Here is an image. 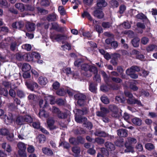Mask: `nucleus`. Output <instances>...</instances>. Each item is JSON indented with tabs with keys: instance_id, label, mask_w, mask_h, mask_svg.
<instances>
[{
	"instance_id": "obj_1",
	"label": "nucleus",
	"mask_w": 157,
	"mask_h": 157,
	"mask_svg": "<svg viewBox=\"0 0 157 157\" xmlns=\"http://www.w3.org/2000/svg\"><path fill=\"white\" fill-rule=\"evenodd\" d=\"M81 67L82 70L85 71L84 75L87 77H90L92 74H96L98 72L97 68L93 65L84 64L82 65Z\"/></svg>"
},
{
	"instance_id": "obj_2",
	"label": "nucleus",
	"mask_w": 157,
	"mask_h": 157,
	"mask_svg": "<svg viewBox=\"0 0 157 157\" xmlns=\"http://www.w3.org/2000/svg\"><path fill=\"white\" fill-rule=\"evenodd\" d=\"M17 146L19 149L18 153L19 155L23 157H26V145L23 143L19 142L18 143Z\"/></svg>"
},
{
	"instance_id": "obj_3",
	"label": "nucleus",
	"mask_w": 157,
	"mask_h": 157,
	"mask_svg": "<svg viewBox=\"0 0 157 157\" xmlns=\"http://www.w3.org/2000/svg\"><path fill=\"white\" fill-rule=\"evenodd\" d=\"M29 116L26 115L24 117L19 116L17 117L15 121V123L17 125H21L23 124L25 122H29Z\"/></svg>"
},
{
	"instance_id": "obj_4",
	"label": "nucleus",
	"mask_w": 157,
	"mask_h": 157,
	"mask_svg": "<svg viewBox=\"0 0 157 157\" xmlns=\"http://www.w3.org/2000/svg\"><path fill=\"white\" fill-rule=\"evenodd\" d=\"M41 56L40 54L36 52H32L30 55V62H36L37 60L40 59Z\"/></svg>"
},
{
	"instance_id": "obj_5",
	"label": "nucleus",
	"mask_w": 157,
	"mask_h": 157,
	"mask_svg": "<svg viewBox=\"0 0 157 157\" xmlns=\"http://www.w3.org/2000/svg\"><path fill=\"white\" fill-rule=\"evenodd\" d=\"M16 8L21 12H23L25 10L28 11L29 10V5H26L25 6L22 3H17L15 5Z\"/></svg>"
},
{
	"instance_id": "obj_6",
	"label": "nucleus",
	"mask_w": 157,
	"mask_h": 157,
	"mask_svg": "<svg viewBox=\"0 0 157 157\" xmlns=\"http://www.w3.org/2000/svg\"><path fill=\"white\" fill-rule=\"evenodd\" d=\"M127 102L130 104H136L139 106H141V103L140 101L135 98L133 96L132 98H128Z\"/></svg>"
},
{
	"instance_id": "obj_7",
	"label": "nucleus",
	"mask_w": 157,
	"mask_h": 157,
	"mask_svg": "<svg viewBox=\"0 0 157 157\" xmlns=\"http://www.w3.org/2000/svg\"><path fill=\"white\" fill-rule=\"evenodd\" d=\"M110 109L113 112L112 116L114 117H117L118 116V109L117 107L114 105H111L109 106Z\"/></svg>"
},
{
	"instance_id": "obj_8",
	"label": "nucleus",
	"mask_w": 157,
	"mask_h": 157,
	"mask_svg": "<svg viewBox=\"0 0 157 157\" xmlns=\"http://www.w3.org/2000/svg\"><path fill=\"white\" fill-rule=\"evenodd\" d=\"M82 141V138L81 137H78L76 139L74 138H71L69 139L70 142L74 145H76L79 143H81Z\"/></svg>"
},
{
	"instance_id": "obj_9",
	"label": "nucleus",
	"mask_w": 157,
	"mask_h": 157,
	"mask_svg": "<svg viewBox=\"0 0 157 157\" xmlns=\"http://www.w3.org/2000/svg\"><path fill=\"white\" fill-rule=\"evenodd\" d=\"M45 100L46 103L50 102L51 104H53L55 102L54 97L51 95L45 96Z\"/></svg>"
},
{
	"instance_id": "obj_10",
	"label": "nucleus",
	"mask_w": 157,
	"mask_h": 157,
	"mask_svg": "<svg viewBox=\"0 0 157 157\" xmlns=\"http://www.w3.org/2000/svg\"><path fill=\"white\" fill-rule=\"evenodd\" d=\"M117 134L119 136L125 137L127 136V130L124 129H121L117 131Z\"/></svg>"
},
{
	"instance_id": "obj_11",
	"label": "nucleus",
	"mask_w": 157,
	"mask_h": 157,
	"mask_svg": "<svg viewBox=\"0 0 157 157\" xmlns=\"http://www.w3.org/2000/svg\"><path fill=\"white\" fill-rule=\"evenodd\" d=\"M94 15L99 18H101L104 16V13L103 12L100 10H95L94 12Z\"/></svg>"
},
{
	"instance_id": "obj_12",
	"label": "nucleus",
	"mask_w": 157,
	"mask_h": 157,
	"mask_svg": "<svg viewBox=\"0 0 157 157\" xmlns=\"http://www.w3.org/2000/svg\"><path fill=\"white\" fill-rule=\"evenodd\" d=\"M24 25V23L22 21H20L13 23L12 25V26L13 28L20 29L22 28Z\"/></svg>"
},
{
	"instance_id": "obj_13",
	"label": "nucleus",
	"mask_w": 157,
	"mask_h": 157,
	"mask_svg": "<svg viewBox=\"0 0 157 157\" xmlns=\"http://www.w3.org/2000/svg\"><path fill=\"white\" fill-rule=\"evenodd\" d=\"M107 4L105 0H97V6L100 8L105 7Z\"/></svg>"
},
{
	"instance_id": "obj_14",
	"label": "nucleus",
	"mask_w": 157,
	"mask_h": 157,
	"mask_svg": "<svg viewBox=\"0 0 157 157\" xmlns=\"http://www.w3.org/2000/svg\"><path fill=\"white\" fill-rule=\"evenodd\" d=\"M42 151L44 154L48 155H52L53 154L52 151L50 148L47 147L43 148Z\"/></svg>"
},
{
	"instance_id": "obj_15",
	"label": "nucleus",
	"mask_w": 157,
	"mask_h": 157,
	"mask_svg": "<svg viewBox=\"0 0 157 157\" xmlns=\"http://www.w3.org/2000/svg\"><path fill=\"white\" fill-rule=\"evenodd\" d=\"M47 123L50 129H53L56 128L55 126L54 125V121L52 118L49 119L47 121Z\"/></svg>"
},
{
	"instance_id": "obj_16",
	"label": "nucleus",
	"mask_w": 157,
	"mask_h": 157,
	"mask_svg": "<svg viewBox=\"0 0 157 157\" xmlns=\"http://www.w3.org/2000/svg\"><path fill=\"white\" fill-rule=\"evenodd\" d=\"M105 146L109 151H113L115 149L114 145L111 142H107L105 143Z\"/></svg>"
},
{
	"instance_id": "obj_17",
	"label": "nucleus",
	"mask_w": 157,
	"mask_h": 157,
	"mask_svg": "<svg viewBox=\"0 0 157 157\" xmlns=\"http://www.w3.org/2000/svg\"><path fill=\"white\" fill-rule=\"evenodd\" d=\"M132 121L136 125L140 126L142 124V120L139 118L135 117L132 119Z\"/></svg>"
},
{
	"instance_id": "obj_18",
	"label": "nucleus",
	"mask_w": 157,
	"mask_h": 157,
	"mask_svg": "<svg viewBox=\"0 0 157 157\" xmlns=\"http://www.w3.org/2000/svg\"><path fill=\"white\" fill-rule=\"evenodd\" d=\"M125 146L126 148V149L125 150V152H131L132 153L134 152L133 147L131 145H129L127 143H125Z\"/></svg>"
},
{
	"instance_id": "obj_19",
	"label": "nucleus",
	"mask_w": 157,
	"mask_h": 157,
	"mask_svg": "<svg viewBox=\"0 0 157 157\" xmlns=\"http://www.w3.org/2000/svg\"><path fill=\"white\" fill-rule=\"evenodd\" d=\"M38 80L39 83L42 86L45 85L48 82L47 78L42 76L40 77L39 78Z\"/></svg>"
},
{
	"instance_id": "obj_20",
	"label": "nucleus",
	"mask_w": 157,
	"mask_h": 157,
	"mask_svg": "<svg viewBox=\"0 0 157 157\" xmlns=\"http://www.w3.org/2000/svg\"><path fill=\"white\" fill-rule=\"evenodd\" d=\"M137 142L136 140L132 137H128L125 143H127L128 144L132 145L134 144Z\"/></svg>"
},
{
	"instance_id": "obj_21",
	"label": "nucleus",
	"mask_w": 157,
	"mask_h": 157,
	"mask_svg": "<svg viewBox=\"0 0 157 157\" xmlns=\"http://www.w3.org/2000/svg\"><path fill=\"white\" fill-rule=\"evenodd\" d=\"M4 116L5 121L7 124H10L12 121L13 118L12 114H10L9 117L7 116L6 115Z\"/></svg>"
},
{
	"instance_id": "obj_22",
	"label": "nucleus",
	"mask_w": 157,
	"mask_h": 157,
	"mask_svg": "<svg viewBox=\"0 0 157 157\" xmlns=\"http://www.w3.org/2000/svg\"><path fill=\"white\" fill-rule=\"evenodd\" d=\"M146 50L148 52L155 51L157 50V47L155 45H150L147 48Z\"/></svg>"
},
{
	"instance_id": "obj_23",
	"label": "nucleus",
	"mask_w": 157,
	"mask_h": 157,
	"mask_svg": "<svg viewBox=\"0 0 157 157\" xmlns=\"http://www.w3.org/2000/svg\"><path fill=\"white\" fill-rule=\"evenodd\" d=\"M75 98L78 101L85 100L86 98V96L85 95L82 94L78 93L76 94L74 96Z\"/></svg>"
},
{
	"instance_id": "obj_24",
	"label": "nucleus",
	"mask_w": 157,
	"mask_h": 157,
	"mask_svg": "<svg viewBox=\"0 0 157 157\" xmlns=\"http://www.w3.org/2000/svg\"><path fill=\"white\" fill-rule=\"evenodd\" d=\"M95 136L105 137L107 136V134L104 132L100 130H97L94 133Z\"/></svg>"
},
{
	"instance_id": "obj_25",
	"label": "nucleus",
	"mask_w": 157,
	"mask_h": 157,
	"mask_svg": "<svg viewBox=\"0 0 157 157\" xmlns=\"http://www.w3.org/2000/svg\"><path fill=\"white\" fill-rule=\"evenodd\" d=\"M2 147L3 148L6 150L8 152H10L12 150L11 148L10 145L6 143H3L2 145Z\"/></svg>"
},
{
	"instance_id": "obj_26",
	"label": "nucleus",
	"mask_w": 157,
	"mask_h": 157,
	"mask_svg": "<svg viewBox=\"0 0 157 157\" xmlns=\"http://www.w3.org/2000/svg\"><path fill=\"white\" fill-rule=\"evenodd\" d=\"M47 19L49 21H55L56 19V15L54 13L50 14L47 17Z\"/></svg>"
},
{
	"instance_id": "obj_27",
	"label": "nucleus",
	"mask_w": 157,
	"mask_h": 157,
	"mask_svg": "<svg viewBox=\"0 0 157 157\" xmlns=\"http://www.w3.org/2000/svg\"><path fill=\"white\" fill-rule=\"evenodd\" d=\"M140 39L138 38H136L132 41V43L133 46L135 47H138L139 45Z\"/></svg>"
},
{
	"instance_id": "obj_28",
	"label": "nucleus",
	"mask_w": 157,
	"mask_h": 157,
	"mask_svg": "<svg viewBox=\"0 0 157 157\" xmlns=\"http://www.w3.org/2000/svg\"><path fill=\"white\" fill-rule=\"evenodd\" d=\"M97 89L96 86L93 83L90 84L89 86V89L91 92L95 93H96Z\"/></svg>"
},
{
	"instance_id": "obj_29",
	"label": "nucleus",
	"mask_w": 157,
	"mask_h": 157,
	"mask_svg": "<svg viewBox=\"0 0 157 157\" xmlns=\"http://www.w3.org/2000/svg\"><path fill=\"white\" fill-rule=\"evenodd\" d=\"M37 139L38 140L40 143H44L46 140L45 136L42 134H39L37 137Z\"/></svg>"
},
{
	"instance_id": "obj_30",
	"label": "nucleus",
	"mask_w": 157,
	"mask_h": 157,
	"mask_svg": "<svg viewBox=\"0 0 157 157\" xmlns=\"http://www.w3.org/2000/svg\"><path fill=\"white\" fill-rule=\"evenodd\" d=\"M82 17H86L89 19V20L90 21H93V19L92 17L89 13L87 11H84L83 13L82 14Z\"/></svg>"
},
{
	"instance_id": "obj_31",
	"label": "nucleus",
	"mask_w": 157,
	"mask_h": 157,
	"mask_svg": "<svg viewBox=\"0 0 157 157\" xmlns=\"http://www.w3.org/2000/svg\"><path fill=\"white\" fill-rule=\"evenodd\" d=\"M38 85L37 83L34 82H32L30 83V90L33 91L37 88Z\"/></svg>"
},
{
	"instance_id": "obj_32",
	"label": "nucleus",
	"mask_w": 157,
	"mask_h": 157,
	"mask_svg": "<svg viewBox=\"0 0 157 157\" xmlns=\"http://www.w3.org/2000/svg\"><path fill=\"white\" fill-rule=\"evenodd\" d=\"M87 119L86 118L83 117H78L77 116L75 117V121L78 123H81L83 121H86Z\"/></svg>"
},
{
	"instance_id": "obj_33",
	"label": "nucleus",
	"mask_w": 157,
	"mask_h": 157,
	"mask_svg": "<svg viewBox=\"0 0 157 157\" xmlns=\"http://www.w3.org/2000/svg\"><path fill=\"white\" fill-rule=\"evenodd\" d=\"M145 147L146 149L149 151L153 150L155 148L154 145L151 143H147L146 144Z\"/></svg>"
},
{
	"instance_id": "obj_34",
	"label": "nucleus",
	"mask_w": 157,
	"mask_h": 157,
	"mask_svg": "<svg viewBox=\"0 0 157 157\" xmlns=\"http://www.w3.org/2000/svg\"><path fill=\"white\" fill-rule=\"evenodd\" d=\"M39 114V117L40 118H42V117L46 118L48 116V114L43 109L40 110Z\"/></svg>"
},
{
	"instance_id": "obj_35",
	"label": "nucleus",
	"mask_w": 157,
	"mask_h": 157,
	"mask_svg": "<svg viewBox=\"0 0 157 157\" xmlns=\"http://www.w3.org/2000/svg\"><path fill=\"white\" fill-rule=\"evenodd\" d=\"M72 151L75 153V156H77L80 152V148L78 147H74L72 148Z\"/></svg>"
},
{
	"instance_id": "obj_36",
	"label": "nucleus",
	"mask_w": 157,
	"mask_h": 157,
	"mask_svg": "<svg viewBox=\"0 0 157 157\" xmlns=\"http://www.w3.org/2000/svg\"><path fill=\"white\" fill-rule=\"evenodd\" d=\"M102 102L104 104H108L109 102V98L105 96H102L101 98Z\"/></svg>"
},
{
	"instance_id": "obj_37",
	"label": "nucleus",
	"mask_w": 157,
	"mask_h": 157,
	"mask_svg": "<svg viewBox=\"0 0 157 157\" xmlns=\"http://www.w3.org/2000/svg\"><path fill=\"white\" fill-rule=\"evenodd\" d=\"M0 94L4 96H6L8 94V90L6 88H1L0 89Z\"/></svg>"
},
{
	"instance_id": "obj_38",
	"label": "nucleus",
	"mask_w": 157,
	"mask_h": 157,
	"mask_svg": "<svg viewBox=\"0 0 157 157\" xmlns=\"http://www.w3.org/2000/svg\"><path fill=\"white\" fill-rule=\"evenodd\" d=\"M61 48L64 50H69L71 49V46L70 44L66 43L64 45L61 46Z\"/></svg>"
},
{
	"instance_id": "obj_39",
	"label": "nucleus",
	"mask_w": 157,
	"mask_h": 157,
	"mask_svg": "<svg viewBox=\"0 0 157 157\" xmlns=\"http://www.w3.org/2000/svg\"><path fill=\"white\" fill-rule=\"evenodd\" d=\"M0 6L5 8L8 7L7 2L6 0H0Z\"/></svg>"
},
{
	"instance_id": "obj_40",
	"label": "nucleus",
	"mask_w": 157,
	"mask_h": 157,
	"mask_svg": "<svg viewBox=\"0 0 157 157\" xmlns=\"http://www.w3.org/2000/svg\"><path fill=\"white\" fill-rule=\"evenodd\" d=\"M66 92L63 89H61L56 91V94L59 96H63L65 94Z\"/></svg>"
},
{
	"instance_id": "obj_41",
	"label": "nucleus",
	"mask_w": 157,
	"mask_h": 157,
	"mask_svg": "<svg viewBox=\"0 0 157 157\" xmlns=\"http://www.w3.org/2000/svg\"><path fill=\"white\" fill-rule=\"evenodd\" d=\"M57 116L59 118L63 119L66 118L67 115L65 113H62L60 111L59 113H58Z\"/></svg>"
},
{
	"instance_id": "obj_42",
	"label": "nucleus",
	"mask_w": 157,
	"mask_h": 157,
	"mask_svg": "<svg viewBox=\"0 0 157 157\" xmlns=\"http://www.w3.org/2000/svg\"><path fill=\"white\" fill-rule=\"evenodd\" d=\"M58 11L61 15H63L65 14V11L63 6H60L59 7Z\"/></svg>"
},
{
	"instance_id": "obj_43",
	"label": "nucleus",
	"mask_w": 157,
	"mask_h": 157,
	"mask_svg": "<svg viewBox=\"0 0 157 157\" xmlns=\"http://www.w3.org/2000/svg\"><path fill=\"white\" fill-rule=\"evenodd\" d=\"M59 146H63L64 148L68 149L70 147L69 144L66 142H62L59 144Z\"/></svg>"
},
{
	"instance_id": "obj_44",
	"label": "nucleus",
	"mask_w": 157,
	"mask_h": 157,
	"mask_svg": "<svg viewBox=\"0 0 157 157\" xmlns=\"http://www.w3.org/2000/svg\"><path fill=\"white\" fill-rule=\"evenodd\" d=\"M129 87L130 89L134 91H137L138 89V87L133 83H130Z\"/></svg>"
},
{
	"instance_id": "obj_45",
	"label": "nucleus",
	"mask_w": 157,
	"mask_h": 157,
	"mask_svg": "<svg viewBox=\"0 0 157 157\" xmlns=\"http://www.w3.org/2000/svg\"><path fill=\"white\" fill-rule=\"evenodd\" d=\"M102 26L104 28H109L111 26V24L109 22H103Z\"/></svg>"
},
{
	"instance_id": "obj_46",
	"label": "nucleus",
	"mask_w": 157,
	"mask_h": 157,
	"mask_svg": "<svg viewBox=\"0 0 157 157\" xmlns=\"http://www.w3.org/2000/svg\"><path fill=\"white\" fill-rule=\"evenodd\" d=\"M63 71L67 75H68L71 73V69L70 67L64 68L63 69Z\"/></svg>"
},
{
	"instance_id": "obj_47",
	"label": "nucleus",
	"mask_w": 157,
	"mask_h": 157,
	"mask_svg": "<svg viewBox=\"0 0 157 157\" xmlns=\"http://www.w3.org/2000/svg\"><path fill=\"white\" fill-rule=\"evenodd\" d=\"M110 4L113 8L117 7L118 6V3L116 0H113L110 2Z\"/></svg>"
},
{
	"instance_id": "obj_48",
	"label": "nucleus",
	"mask_w": 157,
	"mask_h": 157,
	"mask_svg": "<svg viewBox=\"0 0 157 157\" xmlns=\"http://www.w3.org/2000/svg\"><path fill=\"white\" fill-rule=\"evenodd\" d=\"M95 142L99 144H102L104 143V140L102 138L98 137L95 139Z\"/></svg>"
},
{
	"instance_id": "obj_49",
	"label": "nucleus",
	"mask_w": 157,
	"mask_h": 157,
	"mask_svg": "<svg viewBox=\"0 0 157 157\" xmlns=\"http://www.w3.org/2000/svg\"><path fill=\"white\" fill-rule=\"evenodd\" d=\"M43 101L42 100H40L39 101V105L41 108H44L46 107L47 105V103H46V102L44 103H43Z\"/></svg>"
},
{
	"instance_id": "obj_50",
	"label": "nucleus",
	"mask_w": 157,
	"mask_h": 157,
	"mask_svg": "<svg viewBox=\"0 0 157 157\" xmlns=\"http://www.w3.org/2000/svg\"><path fill=\"white\" fill-rule=\"evenodd\" d=\"M115 99L118 102H123L125 100V98L123 97H121L120 96H117Z\"/></svg>"
},
{
	"instance_id": "obj_51",
	"label": "nucleus",
	"mask_w": 157,
	"mask_h": 157,
	"mask_svg": "<svg viewBox=\"0 0 157 157\" xmlns=\"http://www.w3.org/2000/svg\"><path fill=\"white\" fill-rule=\"evenodd\" d=\"M100 110L101 112L104 114V115L105 116L106 114L108 113L109 112V109L105 107H101Z\"/></svg>"
},
{
	"instance_id": "obj_52",
	"label": "nucleus",
	"mask_w": 157,
	"mask_h": 157,
	"mask_svg": "<svg viewBox=\"0 0 157 157\" xmlns=\"http://www.w3.org/2000/svg\"><path fill=\"white\" fill-rule=\"evenodd\" d=\"M124 94L126 97L128 98H132L133 97L132 94L130 92L128 91H124Z\"/></svg>"
},
{
	"instance_id": "obj_53",
	"label": "nucleus",
	"mask_w": 157,
	"mask_h": 157,
	"mask_svg": "<svg viewBox=\"0 0 157 157\" xmlns=\"http://www.w3.org/2000/svg\"><path fill=\"white\" fill-rule=\"evenodd\" d=\"M17 95L20 98H23L25 96V94H24L23 92L20 90H18L17 91Z\"/></svg>"
},
{
	"instance_id": "obj_54",
	"label": "nucleus",
	"mask_w": 157,
	"mask_h": 157,
	"mask_svg": "<svg viewBox=\"0 0 157 157\" xmlns=\"http://www.w3.org/2000/svg\"><path fill=\"white\" fill-rule=\"evenodd\" d=\"M95 28L97 31L99 33H101L103 32L101 26L97 25L95 26Z\"/></svg>"
},
{
	"instance_id": "obj_55",
	"label": "nucleus",
	"mask_w": 157,
	"mask_h": 157,
	"mask_svg": "<svg viewBox=\"0 0 157 157\" xmlns=\"http://www.w3.org/2000/svg\"><path fill=\"white\" fill-rule=\"evenodd\" d=\"M101 73L102 76L103 77L104 79L105 82L108 81V78L106 73L103 71H101Z\"/></svg>"
},
{
	"instance_id": "obj_56",
	"label": "nucleus",
	"mask_w": 157,
	"mask_h": 157,
	"mask_svg": "<svg viewBox=\"0 0 157 157\" xmlns=\"http://www.w3.org/2000/svg\"><path fill=\"white\" fill-rule=\"evenodd\" d=\"M111 79L113 82L117 83H121L122 81L121 79L118 78L112 77Z\"/></svg>"
},
{
	"instance_id": "obj_57",
	"label": "nucleus",
	"mask_w": 157,
	"mask_h": 157,
	"mask_svg": "<svg viewBox=\"0 0 157 157\" xmlns=\"http://www.w3.org/2000/svg\"><path fill=\"white\" fill-rule=\"evenodd\" d=\"M94 74L95 75V76L94 78V79L98 82H100L101 81L100 77L98 74V72L96 74Z\"/></svg>"
},
{
	"instance_id": "obj_58",
	"label": "nucleus",
	"mask_w": 157,
	"mask_h": 157,
	"mask_svg": "<svg viewBox=\"0 0 157 157\" xmlns=\"http://www.w3.org/2000/svg\"><path fill=\"white\" fill-rule=\"evenodd\" d=\"M60 86V84L59 82L57 81L54 82L52 85V86L53 89L57 90L58 89Z\"/></svg>"
},
{
	"instance_id": "obj_59",
	"label": "nucleus",
	"mask_w": 157,
	"mask_h": 157,
	"mask_svg": "<svg viewBox=\"0 0 157 157\" xmlns=\"http://www.w3.org/2000/svg\"><path fill=\"white\" fill-rule=\"evenodd\" d=\"M135 72L134 71L133 69H132V67H131L129 69H127L126 71V73L127 75L134 73Z\"/></svg>"
},
{
	"instance_id": "obj_60",
	"label": "nucleus",
	"mask_w": 157,
	"mask_h": 157,
	"mask_svg": "<svg viewBox=\"0 0 157 157\" xmlns=\"http://www.w3.org/2000/svg\"><path fill=\"white\" fill-rule=\"evenodd\" d=\"M1 134L3 135H8L9 131L6 128H3L0 131Z\"/></svg>"
},
{
	"instance_id": "obj_61",
	"label": "nucleus",
	"mask_w": 157,
	"mask_h": 157,
	"mask_svg": "<svg viewBox=\"0 0 157 157\" xmlns=\"http://www.w3.org/2000/svg\"><path fill=\"white\" fill-rule=\"evenodd\" d=\"M136 148L139 151H141L143 150V146L140 144H138L136 146Z\"/></svg>"
},
{
	"instance_id": "obj_62",
	"label": "nucleus",
	"mask_w": 157,
	"mask_h": 157,
	"mask_svg": "<svg viewBox=\"0 0 157 157\" xmlns=\"http://www.w3.org/2000/svg\"><path fill=\"white\" fill-rule=\"evenodd\" d=\"M87 152L91 155H94L95 154L96 151L93 148H90L88 150Z\"/></svg>"
},
{
	"instance_id": "obj_63",
	"label": "nucleus",
	"mask_w": 157,
	"mask_h": 157,
	"mask_svg": "<svg viewBox=\"0 0 157 157\" xmlns=\"http://www.w3.org/2000/svg\"><path fill=\"white\" fill-rule=\"evenodd\" d=\"M148 39L146 37H144L142 38L141 40V43L144 44H146L148 41Z\"/></svg>"
},
{
	"instance_id": "obj_64",
	"label": "nucleus",
	"mask_w": 157,
	"mask_h": 157,
	"mask_svg": "<svg viewBox=\"0 0 157 157\" xmlns=\"http://www.w3.org/2000/svg\"><path fill=\"white\" fill-rule=\"evenodd\" d=\"M136 17L137 18L141 19H145L146 17L143 13H140L136 15Z\"/></svg>"
}]
</instances>
